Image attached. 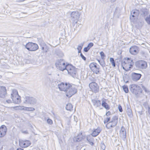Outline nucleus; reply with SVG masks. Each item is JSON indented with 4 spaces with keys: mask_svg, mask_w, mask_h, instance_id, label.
<instances>
[{
    "mask_svg": "<svg viewBox=\"0 0 150 150\" xmlns=\"http://www.w3.org/2000/svg\"><path fill=\"white\" fill-rule=\"evenodd\" d=\"M57 87L59 91L65 92L66 96L70 98L77 92V90L75 87L71 84L67 82H57Z\"/></svg>",
    "mask_w": 150,
    "mask_h": 150,
    "instance_id": "f257e3e1",
    "label": "nucleus"
},
{
    "mask_svg": "<svg viewBox=\"0 0 150 150\" xmlns=\"http://www.w3.org/2000/svg\"><path fill=\"white\" fill-rule=\"evenodd\" d=\"M129 88L131 92L136 96L139 95L142 91L141 88L138 85L135 84L130 85Z\"/></svg>",
    "mask_w": 150,
    "mask_h": 150,
    "instance_id": "f03ea898",
    "label": "nucleus"
},
{
    "mask_svg": "<svg viewBox=\"0 0 150 150\" xmlns=\"http://www.w3.org/2000/svg\"><path fill=\"white\" fill-rule=\"evenodd\" d=\"M67 64L63 59H58L57 60L55 64L57 69L63 71L65 70Z\"/></svg>",
    "mask_w": 150,
    "mask_h": 150,
    "instance_id": "7ed1b4c3",
    "label": "nucleus"
},
{
    "mask_svg": "<svg viewBox=\"0 0 150 150\" xmlns=\"http://www.w3.org/2000/svg\"><path fill=\"white\" fill-rule=\"evenodd\" d=\"M121 65L123 69L127 71L126 67H129V66L133 64V60L130 58L127 57L125 58L123 60H121Z\"/></svg>",
    "mask_w": 150,
    "mask_h": 150,
    "instance_id": "20e7f679",
    "label": "nucleus"
},
{
    "mask_svg": "<svg viewBox=\"0 0 150 150\" xmlns=\"http://www.w3.org/2000/svg\"><path fill=\"white\" fill-rule=\"evenodd\" d=\"M118 121V117L117 116L115 115L112 117L110 122L107 123L106 127L108 129L113 128L116 126Z\"/></svg>",
    "mask_w": 150,
    "mask_h": 150,
    "instance_id": "39448f33",
    "label": "nucleus"
},
{
    "mask_svg": "<svg viewBox=\"0 0 150 150\" xmlns=\"http://www.w3.org/2000/svg\"><path fill=\"white\" fill-rule=\"evenodd\" d=\"M67 71L68 74L73 77L74 76L76 73V69L72 65L68 63L66 64L65 69Z\"/></svg>",
    "mask_w": 150,
    "mask_h": 150,
    "instance_id": "423d86ee",
    "label": "nucleus"
},
{
    "mask_svg": "<svg viewBox=\"0 0 150 150\" xmlns=\"http://www.w3.org/2000/svg\"><path fill=\"white\" fill-rule=\"evenodd\" d=\"M11 97L14 103L18 104L21 103V97L18 95L17 91L15 90L11 94Z\"/></svg>",
    "mask_w": 150,
    "mask_h": 150,
    "instance_id": "0eeeda50",
    "label": "nucleus"
},
{
    "mask_svg": "<svg viewBox=\"0 0 150 150\" xmlns=\"http://www.w3.org/2000/svg\"><path fill=\"white\" fill-rule=\"evenodd\" d=\"M80 15V13L78 11H75L72 12L71 14V20L73 21L72 23L73 26H74L79 19Z\"/></svg>",
    "mask_w": 150,
    "mask_h": 150,
    "instance_id": "6e6552de",
    "label": "nucleus"
},
{
    "mask_svg": "<svg viewBox=\"0 0 150 150\" xmlns=\"http://www.w3.org/2000/svg\"><path fill=\"white\" fill-rule=\"evenodd\" d=\"M134 66L136 68L138 69H145L147 67V63L143 60H139L135 62Z\"/></svg>",
    "mask_w": 150,
    "mask_h": 150,
    "instance_id": "1a4fd4ad",
    "label": "nucleus"
},
{
    "mask_svg": "<svg viewBox=\"0 0 150 150\" xmlns=\"http://www.w3.org/2000/svg\"><path fill=\"white\" fill-rule=\"evenodd\" d=\"M89 67L90 69L94 73L98 74L100 73V66L95 62L91 63Z\"/></svg>",
    "mask_w": 150,
    "mask_h": 150,
    "instance_id": "9d476101",
    "label": "nucleus"
},
{
    "mask_svg": "<svg viewBox=\"0 0 150 150\" xmlns=\"http://www.w3.org/2000/svg\"><path fill=\"white\" fill-rule=\"evenodd\" d=\"M26 49L30 51H35L38 48V45L32 42H29L25 45Z\"/></svg>",
    "mask_w": 150,
    "mask_h": 150,
    "instance_id": "9b49d317",
    "label": "nucleus"
},
{
    "mask_svg": "<svg viewBox=\"0 0 150 150\" xmlns=\"http://www.w3.org/2000/svg\"><path fill=\"white\" fill-rule=\"evenodd\" d=\"M36 102L37 100L35 98L31 97L26 96L24 98L23 103L26 104L34 105L36 103Z\"/></svg>",
    "mask_w": 150,
    "mask_h": 150,
    "instance_id": "f8f14e48",
    "label": "nucleus"
},
{
    "mask_svg": "<svg viewBox=\"0 0 150 150\" xmlns=\"http://www.w3.org/2000/svg\"><path fill=\"white\" fill-rule=\"evenodd\" d=\"M89 86L93 92L95 93L98 92L99 90V86L96 82H90L89 84Z\"/></svg>",
    "mask_w": 150,
    "mask_h": 150,
    "instance_id": "ddd939ff",
    "label": "nucleus"
},
{
    "mask_svg": "<svg viewBox=\"0 0 150 150\" xmlns=\"http://www.w3.org/2000/svg\"><path fill=\"white\" fill-rule=\"evenodd\" d=\"M139 14L144 18L148 16L149 12V10L146 8H142L139 10Z\"/></svg>",
    "mask_w": 150,
    "mask_h": 150,
    "instance_id": "4468645a",
    "label": "nucleus"
},
{
    "mask_svg": "<svg viewBox=\"0 0 150 150\" xmlns=\"http://www.w3.org/2000/svg\"><path fill=\"white\" fill-rule=\"evenodd\" d=\"M7 128L6 126L2 125L0 127V138L4 137L6 134Z\"/></svg>",
    "mask_w": 150,
    "mask_h": 150,
    "instance_id": "2eb2a0df",
    "label": "nucleus"
},
{
    "mask_svg": "<svg viewBox=\"0 0 150 150\" xmlns=\"http://www.w3.org/2000/svg\"><path fill=\"white\" fill-rule=\"evenodd\" d=\"M139 51V47L135 45L131 46L129 48V52L131 54L133 55L137 54Z\"/></svg>",
    "mask_w": 150,
    "mask_h": 150,
    "instance_id": "dca6fc26",
    "label": "nucleus"
},
{
    "mask_svg": "<svg viewBox=\"0 0 150 150\" xmlns=\"http://www.w3.org/2000/svg\"><path fill=\"white\" fill-rule=\"evenodd\" d=\"M85 135H83L82 133H79L77 136L74 137L73 141L75 142H79L85 138Z\"/></svg>",
    "mask_w": 150,
    "mask_h": 150,
    "instance_id": "f3484780",
    "label": "nucleus"
},
{
    "mask_svg": "<svg viewBox=\"0 0 150 150\" xmlns=\"http://www.w3.org/2000/svg\"><path fill=\"white\" fill-rule=\"evenodd\" d=\"M31 144L29 140L21 141H19V145L22 148H25L29 146Z\"/></svg>",
    "mask_w": 150,
    "mask_h": 150,
    "instance_id": "a211bd4d",
    "label": "nucleus"
},
{
    "mask_svg": "<svg viewBox=\"0 0 150 150\" xmlns=\"http://www.w3.org/2000/svg\"><path fill=\"white\" fill-rule=\"evenodd\" d=\"M141 76V74L135 72L132 73L131 75L132 79L133 81H136L139 80Z\"/></svg>",
    "mask_w": 150,
    "mask_h": 150,
    "instance_id": "6ab92c4d",
    "label": "nucleus"
},
{
    "mask_svg": "<svg viewBox=\"0 0 150 150\" xmlns=\"http://www.w3.org/2000/svg\"><path fill=\"white\" fill-rule=\"evenodd\" d=\"M139 10H132L131 12V14L130 18L132 20L133 18L135 19L137 18L139 15Z\"/></svg>",
    "mask_w": 150,
    "mask_h": 150,
    "instance_id": "aec40b11",
    "label": "nucleus"
},
{
    "mask_svg": "<svg viewBox=\"0 0 150 150\" xmlns=\"http://www.w3.org/2000/svg\"><path fill=\"white\" fill-rule=\"evenodd\" d=\"M6 94V89L5 87L0 86V97L4 98Z\"/></svg>",
    "mask_w": 150,
    "mask_h": 150,
    "instance_id": "412c9836",
    "label": "nucleus"
},
{
    "mask_svg": "<svg viewBox=\"0 0 150 150\" xmlns=\"http://www.w3.org/2000/svg\"><path fill=\"white\" fill-rule=\"evenodd\" d=\"M92 135L91 136V134H90L85 136V137L86 140L88 142V143L91 146H93L94 145L93 142L94 141V139Z\"/></svg>",
    "mask_w": 150,
    "mask_h": 150,
    "instance_id": "4be33fe9",
    "label": "nucleus"
},
{
    "mask_svg": "<svg viewBox=\"0 0 150 150\" xmlns=\"http://www.w3.org/2000/svg\"><path fill=\"white\" fill-rule=\"evenodd\" d=\"M101 130L99 127H98L96 129H94L92 133L91 134L93 137H96L100 133Z\"/></svg>",
    "mask_w": 150,
    "mask_h": 150,
    "instance_id": "5701e85b",
    "label": "nucleus"
},
{
    "mask_svg": "<svg viewBox=\"0 0 150 150\" xmlns=\"http://www.w3.org/2000/svg\"><path fill=\"white\" fill-rule=\"evenodd\" d=\"M120 132L121 136L125 139L126 137V132L125 129L123 126L121 127Z\"/></svg>",
    "mask_w": 150,
    "mask_h": 150,
    "instance_id": "b1692460",
    "label": "nucleus"
},
{
    "mask_svg": "<svg viewBox=\"0 0 150 150\" xmlns=\"http://www.w3.org/2000/svg\"><path fill=\"white\" fill-rule=\"evenodd\" d=\"M91 101L93 105L96 107H99L100 106L101 103L100 100L94 99L92 100Z\"/></svg>",
    "mask_w": 150,
    "mask_h": 150,
    "instance_id": "393cba45",
    "label": "nucleus"
},
{
    "mask_svg": "<svg viewBox=\"0 0 150 150\" xmlns=\"http://www.w3.org/2000/svg\"><path fill=\"white\" fill-rule=\"evenodd\" d=\"M104 100H106L105 99H104L102 101L101 105L102 106L105 108L107 110H109L110 109V107L109 105Z\"/></svg>",
    "mask_w": 150,
    "mask_h": 150,
    "instance_id": "a878e982",
    "label": "nucleus"
},
{
    "mask_svg": "<svg viewBox=\"0 0 150 150\" xmlns=\"http://www.w3.org/2000/svg\"><path fill=\"white\" fill-rule=\"evenodd\" d=\"M41 49L43 53H46L49 51V47L48 46L45 44L43 45V46H42Z\"/></svg>",
    "mask_w": 150,
    "mask_h": 150,
    "instance_id": "bb28decb",
    "label": "nucleus"
},
{
    "mask_svg": "<svg viewBox=\"0 0 150 150\" xmlns=\"http://www.w3.org/2000/svg\"><path fill=\"white\" fill-rule=\"evenodd\" d=\"M126 111L128 115L130 117H132V111L128 105H127V106L126 109Z\"/></svg>",
    "mask_w": 150,
    "mask_h": 150,
    "instance_id": "cd10ccee",
    "label": "nucleus"
},
{
    "mask_svg": "<svg viewBox=\"0 0 150 150\" xmlns=\"http://www.w3.org/2000/svg\"><path fill=\"white\" fill-rule=\"evenodd\" d=\"M55 54L59 57H61L64 56L63 53L59 50H57L55 51Z\"/></svg>",
    "mask_w": 150,
    "mask_h": 150,
    "instance_id": "c85d7f7f",
    "label": "nucleus"
},
{
    "mask_svg": "<svg viewBox=\"0 0 150 150\" xmlns=\"http://www.w3.org/2000/svg\"><path fill=\"white\" fill-rule=\"evenodd\" d=\"M140 53L141 56L144 57H146L148 56V53L146 51H141Z\"/></svg>",
    "mask_w": 150,
    "mask_h": 150,
    "instance_id": "c756f323",
    "label": "nucleus"
},
{
    "mask_svg": "<svg viewBox=\"0 0 150 150\" xmlns=\"http://www.w3.org/2000/svg\"><path fill=\"white\" fill-rule=\"evenodd\" d=\"M72 108V104L70 103L67 104L66 106V109L68 110H71Z\"/></svg>",
    "mask_w": 150,
    "mask_h": 150,
    "instance_id": "7c9ffc66",
    "label": "nucleus"
},
{
    "mask_svg": "<svg viewBox=\"0 0 150 150\" xmlns=\"http://www.w3.org/2000/svg\"><path fill=\"white\" fill-rule=\"evenodd\" d=\"M110 61L111 64L112 66L115 67L116 66V64L114 59L112 57H110Z\"/></svg>",
    "mask_w": 150,
    "mask_h": 150,
    "instance_id": "2f4dec72",
    "label": "nucleus"
},
{
    "mask_svg": "<svg viewBox=\"0 0 150 150\" xmlns=\"http://www.w3.org/2000/svg\"><path fill=\"white\" fill-rule=\"evenodd\" d=\"M123 89L124 91L126 93H127L129 92V89L128 86L127 85H124L122 86Z\"/></svg>",
    "mask_w": 150,
    "mask_h": 150,
    "instance_id": "473e14b6",
    "label": "nucleus"
},
{
    "mask_svg": "<svg viewBox=\"0 0 150 150\" xmlns=\"http://www.w3.org/2000/svg\"><path fill=\"white\" fill-rule=\"evenodd\" d=\"M145 21L148 25H150V14L144 18Z\"/></svg>",
    "mask_w": 150,
    "mask_h": 150,
    "instance_id": "72a5a7b5",
    "label": "nucleus"
},
{
    "mask_svg": "<svg viewBox=\"0 0 150 150\" xmlns=\"http://www.w3.org/2000/svg\"><path fill=\"white\" fill-rule=\"evenodd\" d=\"M116 0H100V1L103 4H105L106 2H113Z\"/></svg>",
    "mask_w": 150,
    "mask_h": 150,
    "instance_id": "f704fd0d",
    "label": "nucleus"
},
{
    "mask_svg": "<svg viewBox=\"0 0 150 150\" xmlns=\"http://www.w3.org/2000/svg\"><path fill=\"white\" fill-rule=\"evenodd\" d=\"M25 109L24 108V109H25L26 110L28 111H33L35 110V109L34 108H32V107H25Z\"/></svg>",
    "mask_w": 150,
    "mask_h": 150,
    "instance_id": "c9c22d12",
    "label": "nucleus"
},
{
    "mask_svg": "<svg viewBox=\"0 0 150 150\" xmlns=\"http://www.w3.org/2000/svg\"><path fill=\"white\" fill-rule=\"evenodd\" d=\"M100 54L101 56V59H105V55L104 52L103 51H101L100 53Z\"/></svg>",
    "mask_w": 150,
    "mask_h": 150,
    "instance_id": "e433bc0d",
    "label": "nucleus"
},
{
    "mask_svg": "<svg viewBox=\"0 0 150 150\" xmlns=\"http://www.w3.org/2000/svg\"><path fill=\"white\" fill-rule=\"evenodd\" d=\"M104 60V59H102L101 62H100V64L103 67H105V64Z\"/></svg>",
    "mask_w": 150,
    "mask_h": 150,
    "instance_id": "4c0bfd02",
    "label": "nucleus"
},
{
    "mask_svg": "<svg viewBox=\"0 0 150 150\" xmlns=\"http://www.w3.org/2000/svg\"><path fill=\"white\" fill-rule=\"evenodd\" d=\"M47 122L48 124L50 125H52L53 124L52 120L49 118L47 119Z\"/></svg>",
    "mask_w": 150,
    "mask_h": 150,
    "instance_id": "58836bf2",
    "label": "nucleus"
},
{
    "mask_svg": "<svg viewBox=\"0 0 150 150\" xmlns=\"http://www.w3.org/2000/svg\"><path fill=\"white\" fill-rule=\"evenodd\" d=\"M110 117H108L106 118V119L104 121V124H105L106 123H108V122H110Z\"/></svg>",
    "mask_w": 150,
    "mask_h": 150,
    "instance_id": "ea45409f",
    "label": "nucleus"
},
{
    "mask_svg": "<svg viewBox=\"0 0 150 150\" xmlns=\"http://www.w3.org/2000/svg\"><path fill=\"white\" fill-rule=\"evenodd\" d=\"M89 80L90 81V82H95L96 79L95 78L92 77H90L89 78Z\"/></svg>",
    "mask_w": 150,
    "mask_h": 150,
    "instance_id": "a19ab883",
    "label": "nucleus"
},
{
    "mask_svg": "<svg viewBox=\"0 0 150 150\" xmlns=\"http://www.w3.org/2000/svg\"><path fill=\"white\" fill-rule=\"evenodd\" d=\"M83 45V43H81L79 45H78L77 48V50H81Z\"/></svg>",
    "mask_w": 150,
    "mask_h": 150,
    "instance_id": "79ce46f5",
    "label": "nucleus"
},
{
    "mask_svg": "<svg viewBox=\"0 0 150 150\" xmlns=\"http://www.w3.org/2000/svg\"><path fill=\"white\" fill-rule=\"evenodd\" d=\"M100 146H101V149H103V150H105V144H104V143L103 142H102V143L101 142V143Z\"/></svg>",
    "mask_w": 150,
    "mask_h": 150,
    "instance_id": "37998d69",
    "label": "nucleus"
},
{
    "mask_svg": "<svg viewBox=\"0 0 150 150\" xmlns=\"http://www.w3.org/2000/svg\"><path fill=\"white\" fill-rule=\"evenodd\" d=\"M93 45L94 44L93 43L90 42L88 44L87 47L90 49L93 46Z\"/></svg>",
    "mask_w": 150,
    "mask_h": 150,
    "instance_id": "c03bdc74",
    "label": "nucleus"
},
{
    "mask_svg": "<svg viewBox=\"0 0 150 150\" xmlns=\"http://www.w3.org/2000/svg\"><path fill=\"white\" fill-rule=\"evenodd\" d=\"M118 109L119 111L120 112H122L123 111V110L122 106L120 105L119 104L118 106Z\"/></svg>",
    "mask_w": 150,
    "mask_h": 150,
    "instance_id": "a18cd8bd",
    "label": "nucleus"
},
{
    "mask_svg": "<svg viewBox=\"0 0 150 150\" xmlns=\"http://www.w3.org/2000/svg\"><path fill=\"white\" fill-rule=\"evenodd\" d=\"M80 56L81 58L84 60L85 61L86 60V58L84 56L83 54L82 53H81L80 54Z\"/></svg>",
    "mask_w": 150,
    "mask_h": 150,
    "instance_id": "49530a36",
    "label": "nucleus"
},
{
    "mask_svg": "<svg viewBox=\"0 0 150 150\" xmlns=\"http://www.w3.org/2000/svg\"><path fill=\"white\" fill-rule=\"evenodd\" d=\"M89 50V49L87 47H84L83 49V51L85 52H87Z\"/></svg>",
    "mask_w": 150,
    "mask_h": 150,
    "instance_id": "de8ad7c7",
    "label": "nucleus"
},
{
    "mask_svg": "<svg viewBox=\"0 0 150 150\" xmlns=\"http://www.w3.org/2000/svg\"><path fill=\"white\" fill-rule=\"evenodd\" d=\"M110 115H111V112L110 111H108V112H107L105 114V115L107 116H108Z\"/></svg>",
    "mask_w": 150,
    "mask_h": 150,
    "instance_id": "09e8293b",
    "label": "nucleus"
},
{
    "mask_svg": "<svg viewBox=\"0 0 150 150\" xmlns=\"http://www.w3.org/2000/svg\"><path fill=\"white\" fill-rule=\"evenodd\" d=\"M22 132L23 133L25 134H28V132L27 130H25V131H22Z\"/></svg>",
    "mask_w": 150,
    "mask_h": 150,
    "instance_id": "8fccbe9b",
    "label": "nucleus"
},
{
    "mask_svg": "<svg viewBox=\"0 0 150 150\" xmlns=\"http://www.w3.org/2000/svg\"><path fill=\"white\" fill-rule=\"evenodd\" d=\"M7 103H11V100H6Z\"/></svg>",
    "mask_w": 150,
    "mask_h": 150,
    "instance_id": "3c124183",
    "label": "nucleus"
},
{
    "mask_svg": "<svg viewBox=\"0 0 150 150\" xmlns=\"http://www.w3.org/2000/svg\"><path fill=\"white\" fill-rule=\"evenodd\" d=\"M25 0H16V1L17 2H21L24 1Z\"/></svg>",
    "mask_w": 150,
    "mask_h": 150,
    "instance_id": "603ef678",
    "label": "nucleus"
},
{
    "mask_svg": "<svg viewBox=\"0 0 150 150\" xmlns=\"http://www.w3.org/2000/svg\"><path fill=\"white\" fill-rule=\"evenodd\" d=\"M16 150H24V149L21 148H18Z\"/></svg>",
    "mask_w": 150,
    "mask_h": 150,
    "instance_id": "864d4df0",
    "label": "nucleus"
},
{
    "mask_svg": "<svg viewBox=\"0 0 150 150\" xmlns=\"http://www.w3.org/2000/svg\"><path fill=\"white\" fill-rule=\"evenodd\" d=\"M78 53H81V50H78Z\"/></svg>",
    "mask_w": 150,
    "mask_h": 150,
    "instance_id": "5fc2aeb1",
    "label": "nucleus"
},
{
    "mask_svg": "<svg viewBox=\"0 0 150 150\" xmlns=\"http://www.w3.org/2000/svg\"><path fill=\"white\" fill-rule=\"evenodd\" d=\"M122 56L121 55H120V57L119 58V59H120V61L121 60H122Z\"/></svg>",
    "mask_w": 150,
    "mask_h": 150,
    "instance_id": "6e6d98bb",
    "label": "nucleus"
},
{
    "mask_svg": "<svg viewBox=\"0 0 150 150\" xmlns=\"http://www.w3.org/2000/svg\"><path fill=\"white\" fill-rule=\"evenodd\" d=\"M96 60L98 61V62L100 64V62H101V60H99V59H96Z\"/></svg>",
    "mask_w": 150,
    "mask_h": 150,
    "instance_id": "4d7b16f0",
    "label": "nucleus"
},
{
    "mask_svg": "<svg viewBox=\"0 0 150 150\" xmlns=\"http://www.w3.org/2000/svg\"><path fill=\"white\" fill-rule=\"evenodd\" d=\"M148 112H149V114L150 115V108H149V109Z\"/></svg>",
    "mask_w": 150,
    "mask_h": 150,
    "instance_id": "13d9d810",
    "label": "nucleus"
},
{
    "mask_svg": "<svg viewBox=\"0 0 150 150\" xmlns=\"http://www.w3.org/2000/svg\"><path fill=\"white\" fill-rule=\"evenodd\" d=\"M74 118H75V117H74ZM74 120L75 121H76V122H77V120H76L75 119H74Z\"/></svg>",
    "mask_w": 150,
    "mask_h": 150,
    "instance_id": "bf43d9fd",
    "label": "nucleus"
},
{
    "mask_svg": "<svg viewBox=\"0 0 150 150\" xmlns=\"http://www.w3.org/2000/svg\"><path fill=\"white\" fill-rule=\"evenodd\" d=\"M3 147H2L1 148V149H0V150H2V149H3Z\"/></svg>",
    "mask_w": 150,
    "mask_h": 150,
    "instance_id": "052dcab7",
    "label": "nucleus"
},
{
    "mask_svg": "<svg viewBox=\"0 0 150 150\" xmlns=\"http://www.w3.org/2000/svg\"><path fill=\"white\" fill-rule=\"evenodd\" d=\"M2 77V76L1 75H0V79Z\"/></svg>",
    "mask_w": 150,
    "mask_h": 150,
    "instance_id": "680f3d73",
    "label": "nucleus"
},
{
    "mask_svg": "<svg viewBox=\"0 0 150 150\" xmlns=\"http://www.w3.org/2000/svg\"><path fill=\"white\" fill-rule=\"evenodd\" d=\"M112 9H111V10L110 12H112Z\"/></svg>",
    "mask_w": 150,
    "mask_h": 150,
    "instance_id": "e2e57ef3",
    "label": "nucleus"
},
{
    "mask_svg": "<svg viewBox=\"0 0 150 150\" xmlns=\"http://www.w3.org/2000/svg\"><path fill=\"white\" fill-rule=\"evenodd\" d=\"M128 81H127L126 82V83L127 82H128Z\"/></svg>",
    "mask_w": 150,
    "mask_h": 150,
    "instance_id": "0e129e2a",
    "label": "nucleus"
}]
</instances>
